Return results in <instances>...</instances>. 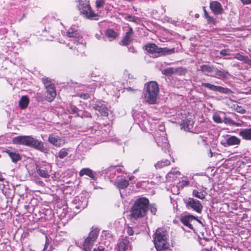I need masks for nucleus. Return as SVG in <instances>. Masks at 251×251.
Wrapping results in <instances>:
<instances>
[{"label":"nucleus","mask_w":251,"mask_h":251,"mask_svg":"<svg viewBox=\"0 0 251 251\" xmlns=\"http://www.w3.org/2000/svg\"><path fill=\"white\" fill-rule=\"evenodd\" d=\"M149 201L145 197H140L134 202L130 210V216L137 219L144 217L149 209Z\"/></svg>","instance_id":"1"},{"label":"nucleus","mask_w":251,"mask_h":251,"mask_svg":"<svg viewBox=\"0 0 251 251\" xmlns=\"http://www.w3.org/2000/svg\"><path fill=\"white\" fill-rule=\"evenodd\" d=\"M159 93L158 84L153 81L146 83L143 93V100L149 104H155Z\"/></svg>","instance_id":"2"},{"label":"nucleus","mask_w":251,"mask_h":251,"mask_svg":"<svg viewBox=\"0 0 251 251\" xmlns=\"http://www.w3.org/2000/svg\"><path fill=\"white\" fill-rule=\"evenodd\" d=\"M147 51L152 54L154 57H158L161 56H165L173 54L175 51V49H171L167 48H160L153 43H148L145 46Z\"/></svg>","instance_id":"3"},{"label":"nucleus","mask_w":251,"mask_h":251,"mask_svg":"<svg viewBox=\"0 0 251 251\" xmlns=\"http://www.w3.org/2000/svg\"><path fill=\"white\" fill-rule=\"evenodd\" d=\"M76 1L78 3L77 7L81 14L87 19L96 20L95 17L99 15L93 11L89 0H76Z\"/></svg>","instance_id":"4"},{"label":"nucleus","mask_w":251,"mask_h":251,"mask_svg":"<svg viewBox=\"0 0 251 251\" xmlns=\"http://www.w3.org/2000/svg\"><path fill=\"white\" fill-rule=\"evenodd\" d=\"M99 233V231L97 228L92 230L89 233L83 244L84 251H91L92 248L98 237Z\"/></svg>","instance_id":"5"},{"label":"nucleus","mask_w":251,"mask_h":251,"mask_svg":"<svg viewBox=\"0 0 251 251\" xmlns=\"http://www.w3.org/2000/svg\"><path fill=\"white\" fill-rule=\"evenodd\" d=\"M188 209H192L198 213H201L203 206L200 201L192 198H188L184 200Z\"/></svg>","instance_id":"6"},{"label":"nucleus","mask_w":251,"mask_h":251,"mask_svg":"<svg viewBox=\"0 0 251 251\" xmlns=\"http://www.w3.org/2000/svg\"><path fill=\"white\" fill-rule=\"evenodd\" d=\"M201 86L207 88L212 91L219 92L225 94H231L233 93V92L228 88L216 86L209 83H202Z\"/></svg>","instance_id":"7"},{"label":"nucleus","mask_w":251,"mask_h":251,"mask_svg":"<svg viewBox=\"0 0 251 251\" xmlns=\"http://www.w3.org/2000/svg\"><path fill=\"white\" fill-rule=\"evenodd\" d=\"M29 147L33 148L44 153H47L49 149L44 146V143L33 137H31Z\"/></svg>","instance_id":"8"},{"label":"nucleus","mask_w":251,"mask_h":251,"mask_svg":"<svg viewBox=\"0 0 251 251\" xmlns=\"http://www.w3.org/2000/svg\"><path fill=\"white\" fill-rule=\"evenodd\" d=\"M48 141L53 146L59 148L65 144V139L64 137L51 134L49 136Z\"/></svg>","instance_id":"9"},{"label":"nucleus","mask_w":251,"mask_h":251,"mask_svg":"<svg viewBox=\"0 0 251 251\" xmlns=\"http://www.w3.org/2000/svg\"><path fill=\"white\" fill-rule=\"evenodd\" d=\"M88 204V201L85 197H76L73 201L72 204L74 208L81 210L84 209Z\"/></svg>","instance_id":"10"},{"label":"nucleus","mask_w":251,"mask_h":251,"mask_svg":"<svg viewBox=\"0 0 251 251\" xmlns=\"http://www.w3.org/2000/svg\"><path fill=\"white\" fill-rule=\"evenodd\" d=\"M31 137V136H18L13 138L12 142L14 144L29 147Z\"/></svg>","instance_id":"11"},{"label":"nucleus","mask_w":251,"mask_h":251,"mask_svg":"<svg viewBox=\"0 0 251 251\" xmlns=\"http://www.w3.org/2000/svg\"><path fill=\"white\" fill-rule=\"evenodd\" d=\"M51 166L48 164L46 165H40L37 166L36 171L37 174L41 177L45 178H49L50 176V173Z\"/></svg>","instance_id":"12"},{"label":"nucleus","mask_w":251,"mask_h":251,"mask_svg":"<svg viewBox=\"0 0 251 251\" xmlns=\"http://www.w3.org/2000/svg\"><path fill=\"white\" fill-rule=\"evenodd\" d=\"M83 41V40L82 38H81L78 39L76 42L73 43L74 46H70V43L68 44V46L70 47V49H74V50H76L77 55L82 54L84 52L85 47Z\"/></svg>","instance_id":"13"},{"label":"nucleus","mask_w":251,"mask_h":251,"mask_svg":"<svg viewBox=\"0 0 251 251\" xmlns=\"http://www.w3.org/2000/svg\"><path fill=\"white\" fill-rule=\"evenodd\" d=\"M130 250L131 246L128 237H126L119 241L117 247L118 251H128Z\"/></svg>","instance_id":"14"},{"label":"nucleus","mask_w":251,"mask_h":251,"mask_svg":"<svg viewBox=\"0 0 251 251\" xmlns=\"http://www.w3.org/2000/svg\"><path fill=\"white\" fill-rule=\"evenodd\" d=\"M197 220L198 222L201 223L200 220H198L197 218L192 215H185L182 216L180 218L181 222L185 226L188 227L190 229H193L192 222Z\"/></svg>","instance_id":"15"},{"label":"nucleus","mask_w":251,"mask_h":251,"mask_svg":"<svg viewBox=\"0 0 251 251\" xmlns=\"http://www.w3.org/2000/svg\"><path fill=\"white\" fill-rule=\"evenodd\" d=\"M166 237L164 233L161 232H156L155 236L154 239V245L155 248L160 246H164L167 244L166 240Z\"/></svg>","instance_id":"16"},{"label":"nucleus","mask_w":251,"mask_h":251,"mask_svg":"<svg viewBox=\"0 0 251 251\" xmlns=\"http://www.w3.org/2000/svg\"><path fill=\"white\" fill-rule=\"evenodd\" d=\"M210 8L215 15H221L224 10L221 4L217 1H212L210 3Z\"/></svg>","instance_id":"17"},{"label":"nucleus","mask_w":251,"mask_h":251,"mask_svg":"<svg viewBox=\"0 0 251 251\" xmlns=\"http://www.w3.org/2000/svg\"><path fill=\"white\" fill-rule=\"evenodd\" d=\"M226 139V142L221 143L225 147L231 146H238L240 144L241 139L235 136H228Z\"/></svg>","instance_id":"18"},{"label":"nucleus","mask_w":251,"mask_h":251,"mask_svg":"<svg viewBox=\"0 0 251 251\" xmlns=\"http://www.w3.org/2000/svg\"><path fill=\"white\" fill-rule=\"evenodd\" d=\"M93 108L98 111L102 116H107L108 115V109L106 106L100 102H98L93 105Z\"/></svg>","instance_id":"19"},{"label":"nucleus","mask_w":251,"mask_h":251,"mask_svg":"<svg viewBox=\"0 0 251 251\" xmlns=\"http://www.w3.org/2000/svg\"><path fill=\"white\" fill-rule=\"evenodd\" d=\"M47 90V95H46V99L49 101H52L55 98L56 95V92L55 91V86L54 85H52L51 87H49Z\"/></svg>","instance_id":"20"},{"label":"nucleus","mask_w":251,"mask_h":251,"mask_svg":"<svg viewBox=\"0 0 251 251\" xmlns=\"http://www.w3.org/2000/svg\"><path fill=\"white\" fill-rule=\"evenodd\" d=\"M67 35L69 38H73V43L76 42L78 39L82 38L77 30L72 27L68 29L67 32Z\"/></svg>","instance_id":"21"},{"label":"nucleus","mask_w":251,"mask_h":251,"mask_svg":"<svg viewBox=\"0 0 251 251\" xmlns=\"http://www.w3.org/2000/svg\"><path fill=\"white\" fill-rule=\"evenodd\" d=\"M133 34V29L131 27H129L128 30L126 32L125 37L122 41L123 44L124 45H129L132 40Z\"/></svg>","instance_id":"22"},{"label":"nucleus","mask_w":251,"mask_h":251,"mask_svg":"<svg viewBox=\"0 0 251 251\" xmlns=\"http://www.w3.org/2000/svg\"><path fill=\"white\" fill-rule=\"evenodd\" d=\"M84 175L88 176L93 180L96 179L95 173H94L93 171L89 168H83L80 170L79 172V176H82Z\"/></svg>","instance_id":"23"},{"label":"nucleus","mask_w":251,"mask_h":251,"mask_svg":"<svg viewBox=\"0 0 251 251\" xmlns=\"http://www.w3.org/2000/svg\"><path fill=\"white\" fill-rule=\"evenodd\" d=\"M215 77L221 78H227L230 75V74L228 71L225 70H220L217 68H214Z\"/></svg>","instance_id":"24"},{"label":"nucleus","mask_w":251,"mask_h":251,"mask_svg":"<svg viewBox=\"0 0 251 251\" xmlns=\"http://www.w3.org/2000/svg\"><path fill=\"white\" fill-rule=\"evenodd\" d=\"M239 135L246 140H251V128H244L240 130Z\"/></svg>","instance_id":"25"},{"label":"nucleus","mask_w":251,"mask_h":251,"mask_svg":"<svg viewBox=\"0 0 251 251\" xmlns=\"http://www.w3.org/2000/svg\"><path fill=\"white\" fill-rule=\"evenodd\" d=\"M214 67L207 64L202 65L200 66L198 71H201L206 75H210L209 74L214 72Z\"/></svg>","instance_id":"26"},{"label":"nucleus","mask_w":251,"mask_h":251,"mask_svg":"<svg viewBox=\"0 0 251 251\" xmlns=\"http://www.w3.org/2000/svg\"><path fill=\"white\" fill-rule=\"evenodd\" d=\"M5 152L10 157L13 162L16 163L21 159V157L20 154L16 151H13L11 150H7Z\"/></svg>","instance_id":"27"},{"label":"nucleus","mask_w":251,"mask_h":251,"mask_svg":"<svg viewBox=\"0 0 251 251\" xmlns=\"http://www.w3.org/2000/svg\"><path fill=\"white\" fill-rule=\"evenodd\" d=\"M114 184L119 189H122L126 188L129 185V182L126 179H116Z\"/></svg>","instance_id":"28"},{"label":"nucleus","mask_w":251,"mask_h":251,"mask_svg":"<svg viewBox=\"0 0 251 251\" xmlns=\"http://www.w3.org/2000/svg\"><path fill=\"white\" fill-rule=\"evenodd\" d=\"M161 142L159 140L157 141V145L162 148V150H164L166 151L169 148L170 145L168 143L167 139L165 137L161 138Z\"/></svg>","instance_id":"29"},{"label":"nucleus","mask_w":251,"mask_h":251,"mask_svg":"<svg viewBox=\"0 0 251 251\" xmlns=\"http://www.w3.org/2000/svg\"><path fill=\"white\" fill-rule=\"evenodd\" d=\"M29 100L27 96H23L19 101V105L21 109L26 108L29 104Z\"/></svg>","instance_id":"30"},{"label":"nucleus","mask_w":251,"mask_h":251,"mask_svg":"<svg viewBox=\"0 0 251 251\" xmlns=\"http://www.w3.org/2000/svg\"><path fill=\"white\" fill-rule=\"evenodd\" d=\"M234 58L243 61V62L247 63L248 65H251V60H250L247 56H244L239 53H238L235 54Z\"/></svg>","instance_id":"31"},{"label":"nucleus","mask_w":251,"mask_h":251,"mask_svg":"<svg viewBox=\"0 0 251 251\" xmlns=\"http://www.w3.org/2000/svg\"><path fill=\"white\" fill-rule=\"evenodd\" d=\"M170 161L169 160L165 159L158 161L156 164H154V166L156 169H161L164 167L170 165Z\"/></svg>","instance_id":"32"},{"label":"nucleus","mask_w":251,"mask_h":251,"mask_svg":"<svg viewBox=\"0 0 251 251\" xmlns=\"http://www.w3.org/2000/svg\"><path fill=\"white\" fill-rule=\"evenodd\" d=\"M193 196L201 200L205 199L206 193L204 191H199L197 190H194L192 192Z\"/></svg>","instance_id":"33"},{"label":"nucleus","mask_w":251,"mask_h":251,"mask_svg":"<svg viewBox=\"0 0 251 251\" xmlns=\"http://www.w3.org/2000/svg\"><path fill=\"white\" fill-rule=\"evenodd\" d=\"M224 123L226 124H228L232 126H240L241 124L236 123L231 120L230 118L227 117L225 116L223 117V122Z\"/></svg>","instance_id":"34"},{"label":"nucleus","mask_w":251,"mask_h":251,"mask_svg":"<svg viewBox=\"0 0 251 251\" xmlns=\"http://www.w3.org/2000/svg\"><path fill=\"white\" fill-rule=\"evenodd\" d=\"M68 149L62 148L55 155L56 157L63 159L68 155Z\"/></svg>","instance_id":"35"},{"label":"nucleus","mask_w":251,"mask_h":251,"mask_svg":"<svg viewBox=\"0 0 251 251\" xmlns=\"http://www.w3.org/2000/svg\"><path fill=\"white\" fill-rule=\"evenodd\" d=\"M231 108L240 114H244L246 113L245 109L242 106L238 105L237 104H232L231 106Z\"/></svg>","instance_id":"36"},{"label":"nucleus","mask_w":251,"mask_h":251,"mask_svg":"<svg viewBox=\"0 0 251 251\" xmlns=\"http://www.w3.org/2000/svg\"><path fill=\"white\" fill-rule=\"evenodd\" d=\"M162 73L163 74L166 75H170L172 74H175L176 73V68H167L165 69H164Z\"/></svg>","instance_id":"37"},{"label":"nucleus","mask_w":251,"mask_h":251,"mask_svg":"<svg viewBox=\"0 0 251 251\" xmlns=\"http://www.w3.org/2000/svg\"><path fill=\"white\" fill-rule=\"evenodd\" d=\"M125 19L128 20L130 22H134L135 23H138L140 21L139 18L129 15H126L125 17Z\"/></svg>","instance_id":"38"},{"label":"nucleus","mask_w":251,"mask_h":251,"mask_svg":"<svg viewBox=\"0 0 251 251\" xmlns=\"http://www.w3.org/2000/svg\"><path fill=\"white\" fill-rule=\"evenodd\" d=\"M204 18L206 19L207 22L208 24L215 25L217 23L216 19L210 16L209 14L206 16Z\"/></svg>","instance_id":"39"},{"label":"nucleus","mask_w":251,"mask_h":251,"mask_svg":"<svg viewBox=\"0 0 251 251\" xmlns=\"http://www.w3.org/2000/svg\"><path fill=\"white\" fill-rule=\"evenodd\" d=\"M180 173L179 171H176L175 169H172L170 171V172L167 174V176L168 178H171L172 177L174 178V176H176V177L177 175H180Z\"/></svg>","instance_id":"40"},{"label":"nucleus","mask_w":251,"mask_h":251,"mask_svg":"<svg viewBox=\"0 0 251 251\" xmlns=\"http://www.w3.org/2000/svg\"><path fill=\"white\" fill-rule=\"evenodd\" d=\"M77 116L80 117L82 118H89L91 117V114L88 112L80 110L78 112Z\"/></svg>","instance_id":"41"},{"label":"nucleus","mask_w":251,"mask_h":251,"mask_svg":"<svg viewBox=\"0 0 251 251\" xmlns=\"http://www.w3.org/2000/svg\"><path fill=\"white\" fill-rule=\"evenodd\" d=\"M106 35L108 37L115 38L117 36V33L113 29H109L106 31Z\"/></svg>","instance_id":"42"},{"label":"nucleus","mask_w":251,"mask_h":251,"mask_svg":"<svg viewBox=\"0 0 251 251\" xmlns=\"http://www.w3.org/2000/svg\"><path fill=\"white\" fill-rule=\"evenodd\" d=\"M213 119L215 123L218 124H221L223 122L222 117L218 114H214L213 115Z\"/></svg>","instance_id":"43"},{"label":"nucleus","mask_w":251,"mask_h":251,"mask_svg":"<svg viewBox=\"0 0 251 251\" xmlns=\"http://www.w3.org/2000/svg\"><path fill=\"white\" fill-rule=\"evenodd\" d=\"M43 82L45 85L46 89H48L49 87H51L52 85H54L53 83H51L50 80H49L48 78H43Z\"/></svg>","instance_id":"44"},{"label":"nucleus","mask_w":251,"mask_h":251,"mask_svg":"<svg viewBox=\"0 0 251 251\" xmlns=\"http://www.w3.org/2000/svg\"><path fill=\"white\" fill-rule=\"evenodd\" d=\"M186 73V70L182 67H178L176 68V73L179 75H184Z\"/></svg>","instance_id":"45"},{"label":"nucleus","mask_w":251,"mask_h":251,"mask_svg":"<svg viewBox=\"0 0 251 251\" xmlns=\"http://www.w3.org/2000/svg\"><path fill=\"white\" fill-rule=\"evenodd\" d=\"M105 3V0H96V6L97 8L102 7Z\"/></svg>","instance_id":"46"},{"label":"nucleus","mask_w":251,"mask_h":251,"mask_svg":"<svg viewBox=\"0 0 251 251\" xmlns=\"http://www.w3.org/2000/svg\"><path fill=\"white\" fill-rule=\"evenodd\" d=\"M159 246L160 245H159ZM155 248L157 251H170V250L167 246V244L164 246H159Z\"/></svg>","instance_id":"47"},{"label":"nucleus","mask_w":251,"mask_h":251,"mask_svg":"<svg viewBox=\"0 0 251 251\" xmlns=\"http://www.w3.org/2000/svg\"><path fill=\"white\" fill-rule=\"evenodd\" d=\"M150 207V209L151 213L154 215L155 214L156 212L157 211V208L155 204L152 203L149 204V207Z\"/></svg>","instance_id":"48"},{"label":"nucleus","mask_w":251,"mask_h":251,"mask_svg":"<svg viewBox=\"0 0 251 251\" xmlns=\"http://www.w3.org/2000/svg\"><path fill=\"white\" fill-rule=\"evenodd\" d=\"M230 50L229 49H223L220 52V55L222 56L229 55L230 54Z\"/></svg>","instance_id":"49"},{"label":"nucleus","mask_w":251,"mask_h":251,"mask_svg":"<svg viewBox=\"0 0 251 251\" xmlns=\"http://www.w3.org/2000/svg\"><path fill=\"white\" fill-rule=\"evenodd\" d=\"M70 108L71 113L73 114H77V115H78V112L80 111L74 105H71Z\"/></svg>","instance_id":"50"},{"label":"nucleus","mask_w":251,"mask_h":251,"mask_svg":"<svg viewBox=\"0 0 251 251\" xmlns=\"http://www.w3.org/2000/svg\"><path fill=\"white\" fill-rule=\"evenodd\" d=\"M78 97L80 98L84 99V100H87L90 98L89 94L88 93H81L79 94H78Z\"/></svg>","instance_id":"51"},{"label":"nucleus","mask_w":251,"mask_h":251,"mask_svg":"<svg viewBox=\"0 0 251 251\" xmlns=\"http://www.w3.org/2000/svg\"><path fill=\"white\" fill-rule=\"evenodd\" d=\"M126 232L127 233L128 235H132L134 233V231L133 230L132 227L130 226H127V228L126 229Z\"/></svg>","instance_id":"52"},{"label":"nucleus","mask_w":251,"mask_h":251,"mask_svg":"<svg viewBox=\"0 0 251 251\" xmlns=\"http://www.w3.org/2000/svg\"><path fill=\"white\" fill-rule=\"evenodd\" d=\"M93 251H106L105 248L101 246H99L97 248H95Z\"/></svg>","instance_id":"53"},{"label":"nucleus","mask_w":251,"mask_h":251,"mask_svg":"<svg viewBox=\"0 0 251 251\" xmlns=\"http://www.w3.org/2000/svg\"><path fill=\"white\" fill-rule=\"evenodd\" d=\"M244 4H249L251 3V0H240Z\"/></svg>","instance_id":"54"},{"label":"nucleus","mask_w":251,"mask_h":251,"mask_svg":"<svg viewBox=\"0 0 251 251\" xmlns=\"http://www.w3.org/2000/svg\"><path fill=\"white\" fill-rule=\"evenodd\" d=\"M189 184V181L188 180H183L182 181V185L183 186H187Z\"/></svg>","instance_id":"55"},{"label":"nucleus","mask_w":251,"mask_h":251,"mask_svg":"<svg viewBox=\"0 0 251 251\" xmlns=\"http://www.w3.org/2000/svg\"><path fill=\"white\" fill-rule=\"evenodd\" d=\"M202 9H203V12H204V16L205 17L206 16H207L209 14H208V12L206 11V10L205 9V7L203 6Z\"/></svg>","instance_id":"56"},{"label":"nucleus","mask_w":251,"mask_h":251,"mask_svg":"<svg viewBox=\"0 0 251 251\" xmlns=\"http://www.w3.org/2000/svg\"><path fill=\"white\" fill-rule=\"evenodd\" d=\"M126 89L128 91H132L133 92H135L137 90L136 89H134L130 87H127L126 88Z\"/></svg>","instance_id":"57"},{"label":"nucleus","mask_w":251,"mask_h":251,"mask_svg":"<svg viewBox=\"0 0 251 251\" xmlns=\"http://www.w3.org/2000/svg\"><path fill=\"white\" fill-rule=\"evenodd\" d=\"M129 50L130 51H131L132 52H136L135 51V49H134V48H130Z\"/></svg>","instance_id":"58"},{"label":"nucleus","mask_w":251,"mask_h":251,"mask_svg":"<svg viewBox=\"0 0 251 251\" xmlns=\"http://www.w3.org/2000/svg\"><path fill=\"white\" fill-rule=\"evenodd\" d=\"M4 180V178L1 176H0V181H3Z\"/></svg>","instance_id":"59"},{"label":"nucleus","mask_w":251,"mask_h":251,"mask_svg":"<svg viewBox=\"0 0 251 251\" xmlns=\"http://www.w3.org/2000/svg\"><path fill=\"white\" fill-rule=\"evenodd\" d=\"M50 30V27H49V28H48V30H47V28H46V27H45V28H44V30H45V32H47V31H49V30Z\"/></svg>","instance_id":"60"},{"label":"nucleus","mask_w":251,"mask_h":251,"mask_svg":"<svg viewBox=\"0 0 251 251\" xmlns=\"http://www.w3.org/2000/svg\"><path fill=\"white\" fill-rule=\"evenodd\" d=\"M199 137L203 141H205L203 137H201V136H200Z\"/></svg>","instance_id":"61"},{"label":"nucleus","mask_w":251,"mask_h":251,"mask_svg":"<svg viewBox=\"0 0 251 251\" xmlns=\"http://www.w3.org/2000/svg\"><path fill=\"white\" fill-rule=\"evenodd\" d=\"M96 37H97V38L98 39H100V35H98V34H96Z\"/></svg>","instance_id":"62"},{"label":"nucleus","mask_w":251,"mask_h":251,"mask_svg":"<svg viewBox=\"0 0 251 251\" xmlns=\"http://www.w3.org/2000/svg\"><path fill=\"white\" fill-rule=\"evenodd\" d=\"M138 171V169H136L133 171V173L135 174Z\"/></svg>","instance_id":"63"},{"label":"nucleus","mask_w":251,"mask_h":251,"mask_svg":"<svg viewBox=\"0 0 251 251\" xmlns=\"http://www.w3.org/2000/svg\"><path fill=\"white\" fill-rule=\"evenodd\" d=\"M133 177H134V176H131V177H130L129 178V180H131Z\"/></svg>","instance_id":"64"}]
</instances>
